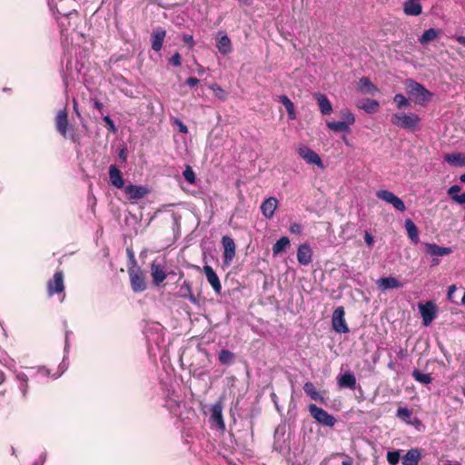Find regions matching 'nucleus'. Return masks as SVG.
Here are the masks:
<instances>
[{
  "mask_svg": "<svg viewBox=\"0 0 465 465\" xmlns=\"http://www.w3.org/2000/svg\"><path fill=\"white\" fill-rule=\"evenodd\" d=\"M344 316L345 311L342 306L337 307L332 313V329L338 333H348L350 331Z\"/></svg>",
  "mask_w": 465,
  "mask_h": 465,
  "instance_id": "nucleus-7",
  "label": "nucleus"
},
{
  "mask_svg": "<svg viewBox=\"0 0 465 465\" xmlns=\"http://www.w3.org/2000/svg\"><path fill=\"white\" fill-rule=\"evenodd\" d=\"M327 127L334 132H350V125L342 121L327 122Z\"/></svg>",
  "mask_w": 465,
  "mask_h": 465,
  "instance_id": "nucleus-37",
  "label": "nucleus"
},
{
  "mask_svg": "<svg viewBox=\"0 0 465 465\" xmlns=\"http://www.w3.org/2000/svg\"><path fill=\"white\" fill-rule=\"evenodd\" d=\"M309 412L311 416L321 425L326 426V427H333L337 420L336 418L328 413L325 410L322 408H320L316 406L315 404H310L309 405Z\"/></svg>",
  "mask_w": 465,
  "mask_h": 465,
  "instance_id": "nucleus-4",
  "label": "nucleus"
},
{
  "mask_svg": "<svg viewBox=\"0 0 465 465\" xmlns=\"http://www.w3.org/2000/svg\"><path fill=\"white\" fill-rule=\"evenodd\" d=\"M183 175L189 183L193 184L195 183V173L190 166H186Z\"/></svg>",
  "mask_w": 465,
  "mask_h": 465,
  "instance_id": "nucleus-45",
  "label": "nucleus"
},
{
  "mask_svg": "<svg viewBox=\"0 0 465 465\" xmlns=\"http://www.w3.org/2000/svg\"><path fill=\"white\" fill-rule=\"evenodd\" d=\"M400 450L387 452V460L391 465H396L400 461Z\"/></svg>",
  "mask_w": 465,
  "mask_h": 465,
  "instance_id": "nucleus-43",
  "label": "nucleus"
},
{
  "mask_svg": "<svg viewBox=\"0 0 465 465\" xmlns=\"http://www.w3.org/2000/svg\"><path fill=\"white\" fill-rule=\"evenodd\" d=\"M56 12L59 14V15H64V16H67L68 15L71 14V11H60L58 8H56Z\"/></svg>",
  "mask_w": 465,
  "mask_h": 465,
  "instance_id": "nucleus-60",
  "label": "nucleus"
},
{
  "mask_svg": "<svg viewBox=\"0 0 465 465\" xmlns=\"http://www.w3.org/2000/svg\"><path fill=\"white\" fill-rule=\"evenodd\" d=\"M421 459V454L419 449H411L402 457V465H418Z\"/></svg>",
  "mask_w": 465,
  "mask_h": 465,
  "instance_id": "nucleus-23",
  "label": "nucleus"
},
{
  "mask_svg": "<svg viewBox=\"0 0 465 465\" xmlns=\"http://www.w3.org/2000/svg\"><path fill=\"white\" fill-rule=\"evenodd\" d=\"M211 89L213 90L214 95L218 99H220L222 101H224L226 99V97H227L226 92L221 86H219L217 84H213L211 86Z\"/></svg>",
  "mask_w": 465,
  "mask_h": 465,
  "instance_id": "nucleus-44",
  "label": "nucleus"
},
{
  "mask_svg": "<svg viewBox=\"0 0 465 465\" xmlns=\"http://www.w3.org/2000/svg\"><path fill=\"white\" fill-rule=\"evenodd\" d=\"M352 459L350 456L345 455V460L341 462V465H352Z\"/></svg>",
  "mask_w": 465,
  "mask_h": 465,
  "instance_id": "nucleus-57",
  "label": "nucleus"
},
{
  "mask_svg": "<svg viewBox=\"0 0 465 465\" xmlns=\"http://www.w3.org/2000/svg\"><path fill=\"white\" fill-rule=\"evenodd\" d=\"M74 110L77 114V115L80 116V113L77 108V103L75 101H74Z\"/></svg>",
  "mask_w": 465,
  "mask_h": 465,
  "instance_id": "nucleus-62",
  "label": "nucleus"
},
{
  "mask_svg": "<svg viewBox=\"0 0 465 465\" xmlns=\"http://www.w3.org/2000/svg\"><path fill=\"white\" fill-rule=\"evenodd\" d=\"M173 124H175L178 127L179 132H181L183 134L188 133V127L180 119L174 118L173 120Z\"/></svg>",
  "mask_w": 465,
  "mask_h": 465,
  "instance_id": "nucleus-48",
  "label": "nucleus"
},
{
  "mask_svg": "<svg viewBox=\"0 0 465 465\" xmlns=\"http://www.w3.org/2000/svg\"><path fill=\"white\" fill-rule=\"evenodd\" d=\"M18 379L20 381L19 388L22 392V395L24 398H26L27 394H28V388H29L28 379L26 378L25 375H20V376H18Z\"/></svg>",
  "mask_w": 465,
  "mask_h": 465,
  "instance_id": "nucleus-42",
  "label": "nucleus"
},
{
  "mask_svg": "<svg viewBox=\"0 0 465 465\" xmlns=\"http://www.w3.org/2000/svg\"><path fill=\"white\" fill-rule=\"evenodd\" d=\"M376 196L379 199L391 204L396 195L389 190H379L376 193Z\"/></svg>",
  "mask_w": 465,
  "mask_h": 465,
  "instance_id": "nucleus-39",
  "label": "nucleus"
},
{
  "mask_svg": "<svg viewBox=\"0 0 465 465\" xmlns=\"http://www.w3.org/2000/svg\"><path fill=\"white\" fill-rule=\"evenodd\" d=\"M461 190L460 185H452L448 190V194L452 198V196L459 195L458 193H460Z\"/></svg>",
  "mask_w": 465,
  "mask_h": 465,
  "instance_id": "nucleus-50",
  "label": "nucleus"
},
{
  "mask_svg": "<svg viewBox=\"0 0 465 465\" xmlns=\"http://www.w3.org/2000/svg\"><path fill=\"white\" fill-rule=\"evenodd\" d=\"M279 101L283 104L285 107L288 116L290 119L293 120L296 118L295 109L293 103L289 99V97L285 94L279 96Z\"/></svg>",
  "mask_w": 465,
  "mask_h": 465,
  "instance_id": "nucleus-32",
  "label": "nucleus"
},
{
  "mask_svg": "<svg viewBox=\"0 0 465 465\" xmlns=\"http://www.w3.org/2000/svg\"><path fill=\"white\" fill-rule=\"evenodd\" d=\"M278 201L275 197H269L261 205V211L266 218H272L277 208Z\"/></svg>",
  "mask_w": 465,
  "mask_h": 465,
  "instance_id": "nucleus-21",
  "label": "nucleus"
},
{
  "mask_svg": "<svg viewBox=\"0 0 465 465\" xmlns=\"http://www.w3.org/2000/svg\"><path fill=\"white\" fill-rule=\"evenodd\" d=\"M94 107L95 109L99 110V111H100V113H102V110H103V104H102L100 101H98V100L94 101Z\"/></svg>",
  "mask_w": 465,
  "mask_h": 465,
  "instance_id": "nucleus-58",
  "label": "nucleus"
},
{
  "mask_svg": "<svg viewBox=\"0 0 465 465\" xmlns=\"http://www.w3.org/2000/svg\"><path fill=\"white\" fill-rule=\"evenodd\" d=\"M359 84V90L361 93L374 94L378 91V88L371 82L368 77L363 76L360 78Z\"/></svg>",
  "mask_w": 465,
  "mask_h": 465,
  "instance_id": "nucleus-27",
  "label": "nucleus"
},
{
  "mask_svg": "<svg viewBox=\"0 0 465 465\" xmlns=\"http://www.w3.org/2000/svg\"><path fill=\"white\" fill-rule=\"evenodd\" d=\"M304 392L313 401H319L321 403H325L324 398L321 395V393L316 390L314 384L311 381H307L303 385Z\"/></svg>",
  "mask_w": 465,
  "mask_h": 465,
  "instance_id": "nucleus-24",
  "label": "nucleus"
},
{
  "mask_svg": "<svg viewBox=\"0 0 465 465\" xmlns=\"http://www.w3.org/2000/svg\"><path fill=\"white\" fill-rule=\"evenodd\" d=\"M412 377L415 381L422 383V384H430L432 381V378L430 373H422L419 370H414L412 371Z\"/></svg>",
  "mask_w": 465,
  "mask_h": 465,
  "instance_id": "nucleus-38",
  "label": "nucleus"
},
{
  "mask_svg": "<svg viewBox=\"0 0 465 465\" xmlns=\"http://www.w3.org/2000/svg\"><path fill=\"white\" fill-rule=\"evenodd\" d=\"M290 232L294 234H300L302 232V226L297 223H292Z\"/></svg>",
  "mask_w": 465,
  "mask_h": 465,
  "instance_id": "nucleus-51",
  "label": "nucleus"
},
{
  "mask_svg": "<svg viewBox=\"0 0 465 465\" xmlns=\"http://www.w3.org/2000/svg\"><path fill=\"white\" fill-rule=\"evenodd\" d=\"M439 263H440V260H439V259H437V258H433V259H432V262H431V265H432V266H436V265H438Z\"/></svg>",
  "mask_w": 465,
  "mask_h": 465,
  "instance_id": "nucleus-61",
  "label": "nucleus"
},
{
  "mask_svg": "<svg viewBox=\"0 0 465 465\" xmlns=\"http://www.w3.org/2000/svg\"><path fill=\"white\" fill-rule=\"evenodd\" d=\"M313 97L317 101L322 114L328 115L332 112L331 103L324 94L314 93Z\"/></svg>",
  "mask_w": 465,
  "mask_h": 465,
  "instance_id": "nucleus-17",
  "label": "nucleus"
},
{
  "mask_svg": "<svg viewBox=\"0 0 465 465\" xmlns=\"http://www.w3.org/2000/svg\"><path fill=\"white\" fill-rule=\"evenodd\" d=\"M54 124L56 131L64 138H69L73 142H76L78 140V137L74 134V126L69 124L68 114L65 108L58 111L54 119Z\"/></svg>",
  "mask_w": 465,
  "mask_h": 465,
  "instance_id": "nucleus-1",
  "label": "nucleus"
},
{
  "mask_svg": "<svg viewBox=\"0 0 465 465\" xmlns=\"http://www.w3.org/2000/svg\"><path fill=\"white\" fill-rule=\"evenodd\" d=\"M419 309L422 317L423 324L425 326H429L436 317V307L434 303L428 302L426 304H420Z\"/></svg>",
  "mask_w": 465,
  "mask_h": 465,
  "instance_id": "nucleus-13",
  "label": "nucleus"
},
{
  "mask_svg": "<svg viewBox=\"0 0 465 465\" xmlns=\"http://www.w3.org/2000/svg\"><path fill=\"white\" fill-rule=\"evenodd\" d=\"M198 84H199V79H197L196 77H189L186 80V84L189 85L190 87H194Z\"/></svg>",
  "mask_w": 465,
  "mask_h": 465,
  "instance_id": "nucleus-53",
  "label": "nucleus"
},
{
  "mask_svg": "<svg viewBox=\"0 0 465 465\" xmlns=\"http://www.w3.org/2000/svg\"><path fill=\"white\" fill-rule=\"evenodd\" d=\"M406 88L408 93L414 97L415 103L418 104L425 105L432 98V94L422 84L415 82L414 80L408 79L406 81Z\"/></svg>",
  "mask_w": 465,
  "mask_h": 465,
  "instance_id": "nucleus-2",
  "label": "nucleus"
},
{
  "mask_svg": "<svg viewBox=\"0 0 465 465\" xmlns=\"http://www.w3.org/2000/svg\"><path fill=\"white\" fill-rule=\"evenodd\" d=\"M460 180L461 183H465V173L460 175Z\"/></svg>",
  "mask_w": 465,
  "mask_h": 465,
  "instance_id": "nucleus-63",
  "label": "nucleus"
},
{
  "mask_svg": "<svg viewBox=\"0 0 465 465\" xmlns=\"http://www.w3.org/2000/svg\"><path fill=\"white\" fill-rule=\"evenodd\" d=\"M391 205L400 212H404L406 210V206L403 203V201L399 198L397 195L395 196L394 200L392 201Z\"/></svg>",
  "mask_w": 465,
  "mask_h": 465,
  "instance_id": "nucleus-46",
  "label": "nucleus"
},
{
  "mask_svg": "<svg viewBox=\"0 0 465 465\" xmlns=\"http://www.w3.org/2000/svg\"><path fill=\"white\" fill-rule=\"evenodd\" d=\"M166 31L163 27H156L151 35L152 49L158 52L162 49Z\"/></svg>",
  "mask_w": 465,
  "mask_h": 465,
  "instance_id": "nucleus-16",
  "label": "nucleus"
},
{
  "mask_svg": "<svg viewBox=\"0 0 465 465\" xmlns=\"http://www.w3.org/2000/svg\"><path fill=\"white\" fill-rule=\"evenodd\" d=\"M150 269L153 283L155 286H159L166 279L167 273L165 272L163 267L156 261H153L151 263Z\"/></svg>",
  "mask_w": 465,
  "mask_h": 465,
  "instance_id": "nucleus-15",
  "label": "nucleus"
},
{
  "mask_svg": "<svg viewBox=\"0 0 465 465\" xmlns=\"http://www.w3.org/2000/svg\"><path fill=\"white\" fill-rule=\"evenodd\" d=\"M65 289L64 286V274L62 270H57L54 273L53 277L46 282V291L49 297L54 294L64 293Z\"/></svg>",
  "mask_w": 465,
  "mask_h": 465,
  "instance_id": "nucleus-5",
  "label": "nucleus"
},
{
  "mask_svg": "<svg viewBox=\"0 0 465 465\" xmlns=\"http://www.w3.org/2000/svg\"><path fill=\"white\" fill-rule=\"evenodd\" d=\"M203 270L207 278V281L213 287L215 293L220 294L222 292V284L214 270L210 265H204Z\"/></svg>",
  "mask_w": 465,
  "mask_h": 465,
  "instance_id": "nucleus-14",
  "label": "nucleus"
},
{
  "mask_svg": "<svg viewBox=\"0 0 465 465\" xmlns=\"http://www.w3.org/2000/svg\"><path fill=\"white\" fill-rule=\"evenodd\" d=\"M378 288L381 291L402 287V284L395 277H382L377 281Z\"/></svg>",
  "mask_w": 465,
  "mask_h": 465,
  "instance_id": "nucleus-22",
  "label": "nucleus"
},
{
  "mask_svg": "<svg viewBox=\"0 0 465 465\" xmlns=\"http://www.w3.org/2000/svg\"><path fill=\"white\" fill-rule=\"evenodd\" d=\"M290 245V240L286 236L281 237L272 246V253L274 256L285 251Z\"/></svg>",
  "mask_w": 465,
  "mask_h": 465,
  "instance_id": "nucleus-34",
  "label": "nucleus"
},
{
  "mask_svg": "<svg viewBox=\"0 0 465 465\" xmlns=\"http://www.w3.org/2000/svg\"><path fill=\"white\" fill-rule=\"evenodd\" d=\"M181 55L178 52H176L169 60V62L173 64L174 66H180L181 65Z\"/></svg>",
  "mask_w": 465,
  "mask_h": 465,
  "instance_id": "nucleus-49",
  "label": "nucleus"
},
{
  "mask_svg": "<svg viewBox=\"0 0 465 465\" xmlns=\"http://www.w3.org/2000/svg\"><path fill=\"white\" fill-rule=\"evenodd\" d=\"M405 229L408 234V237L411 240L412 242L418 243L419 238V231L415 223L411 219H406L405 221Z\"/></svg>",
  "mask_w": 465,
  "mask_h": 465,
  "instance_id": "nucleus-28",
  "label": "nucleus"
},
{
  "mask_svg": "<svg viewBox=\"0 0 465 465\" xmlns=\"http://www.w3.org/2000/svg\"><path fill=\"white\" fill-rule=\"evenodd\" d=\"M456 285L455 284H452L450 286H449V289H448V298L449 299H451L453 293L455 292L456 291Z\"/></svg>",
  "mask_w": 465,
  "mask_h": 465,
  "instance_id": "nucleus-56",
  "label": "nucleus"
},
{
  "mask_svg": "<svg viewBox=\"0 0 465 465\" xmlns=\"http://www.w3.org/2000/svg\"><path fill=\"white\" fill-rule=\"evenodd\" d=\"M118 156L119 158L123 161V162H126V159H127V153H126V149L125 148H122L118 153Z\"/></svg>",
  "mask_w": 465,
  "mask_h": 465,
  "instance_id": "nucleus-54",
  "label": "nucleus"
},
{
  "mask_svg": "<svg viewBox=\"0 0 465 465\" xmlns=\"http://www.w3.org/2000/svg\"><path fill=\"white\" fill-rule=\"evenodd\" d=\"M298 154L310 164H316L317 166H322V161L321 157L310 147L302 145L297 149Z\"/></svg>",
  "mask_w": 465,
  "mask_h": 465,
  "instance_id": "nucleus-10",
  "label": "nucleus"
},
{
  "mask_svg": "<svg viewBox=\"0 0 465 465\" xmlns=\"http://www.w3.org/2000/svg\"><path fill=\"white\" fill-rule=\"evenodd\" d=\"M223 405L222 401H218L215 402L211 408V421L216 425V427L221 430H225V423L223 418Z\"/></svg>",
  "mask_w": 465,
  "mask_h": 465,
  "instance_id": "nucleus-11",
  "label": "nucleus"
},
{
  "mask_svg": "<svg viewBox=\"0 0 465 465\" xmlns=\"http://www.w3.org/2000/svg\"><path fill=\"white\" fill-rule=\"evenodd\" d=\"M420 118L416 114L397 113L391 115V123L400 128L414 131L418 127Z\"/></svg>",
  "mask_w": 465,
  "mask_h": 465,
  "instance_id": "nucleus-3",
  "label": "nucleus"
},
{
  "mask_svg": "<svg viewBox=\"0 0 465 465\" xmlns=\"http://www.w3.org/2000/svg\"><path fill=\"white\" fill-rule=\"evenodd\" d=\"M337 385L340 389L354 391L357 385L356 377L351 371H347L337 377Z\"/></svg>",
  "mask_w": 465,
  "mask_h": 465,
  "instance_id": "nucleus-12",
  "label": "nucleus"
},
{
  "mask_svg": "<svg viewBox=\"0 0 465 465\" xmlns=\"http://www.w3.org/2000/svg\"><path fill=\"white\" fill-rule=\"evenodd\" d=\"M125 196L130 201H138L150 193L147 186L128 184L124 188Z\"/></svg>",
  "mask_w": 465,
  "mask_h": 465,
  "instance_id": "nucleus-8",
  "label": "nucleus"
},
{
  "mask_svg": "<svg viewBox=\"0 0 465 465\" xmlns=\"http://www.w3.org/2000/svg\"><path fill=\"white\" fill-rule=\"evenodd\" d=\"M216 47L222 54H228L232 51L231 39L226 35H223L218 38Z\"/></svg>",
  "mask_w": 465,
  "mask_h": 465,
  "instance_id": "nucleus-25",
  "label": "nucleus"
},
{
  "mask_svg": "<svg viewBox=\"0 0 465 465\" xmlns=\"http://www.w3.org/2000/svg\"><path fill=\"white\" fill-rule=\"evenodd\" d=\"M457 41H458L460 45H464V46H465V36H462V35L458 36V37H457Z\"/></svg>",
  "mask_w": 465,
  "mask_h": 465,
  "instance_id": "nucleus-59",
  "label": "nucleus"
},
{
  "mask_svg": "<svg viewBox=\"0 0 465 465\" xmlns=\"http://www.w3.org/2000/svg\"><path fill=\"white\" fill-rule=\"evenodd\" d=\"M425 252L430 256H445L452 252L450 247H441L436 243H425Z\"/></svg>",
  "mask_w": 465,
  "mask_h": 465,
  "instance_id": "nucleus-19",
  "label": "nucleus"
},
{
  "mask_svg": "<svg viewBox=\"0 0 465 465\" xmlns=\"http://www.w3.org/2000/svg\"><path fill=\"white\" fill-rule=\"evenodd\" d=\"M221 242L223 248V262L226 265H229L236 254L234 240L229 235H224L222 237Z\"/></svg>",
  "mask_w": 465,
  "mask_h": 465,
  "instance_id": "nucleus-9",
  "label": "nucleus"
},
{
  "mask_svg": "<svg viewBox=\"0 0 465 465\" xmlns=\"http://www.w3.org/2000/svg\"><path fill=\"white\" fill-rule=\"evenodd\" d=\"M364 241L366 242V244L368 246H372L373 242H374V239L372 237V235L369 232H365L364 233Z\"/></svg>",
  "mask_w": 465,
  "mask_h": 465,
  "instance_id": "nucleus-52",
  "label": "nucleus"
},
{
  "mask_svg": "<svg viewBox=\"0 0 465 465\" xmlns=\"http://www.w3.org/2000/svg\"><path fill=\"white\" fill-rule=\"evenodd\" d=\"M109 179L114 187L118 189H124V180L123 177L122 172L119 170V168L112 164L109 167Z\"/></svg>",
  "mask_w": 465,
  "mask_h": 465,
  "instance_id": "nucleus-18",
  "label": "nucleus"
},
{
  "mask_svg": "<svg viewBox=\"0 0 465 465\" xmlns=\"http://www.w3.org/2000/svg\"><path fill=\"white\" fill-rule=\"evenodd\" d=\"M403 12L407 15H419L422 12V7L419 2H404Z\"/></svg>",
  "mask_w": 465,
  "mask_h": 465,
  "instance_id": "nucleus-30",
  "label": "nucleus"
},
{
  "mask_svg": "<svg viewBox=\"0 0 465 465\" xmlns=\"http://www.w3.org/2000/svg\"><path fill=\"white\" fill-rule=\"evenodd\" d=\"M444 161L455 166H465V153H454L446 154L444 156Z\"/></svg>",
  "mask_w": 465,
  "mask_h": 465,
  "instance_id": "nucleus-26",
  "label": "nucleus"
},
{
  "mask_svg": "<svg viewBox=\"0 0 465 465\" xmlns=\"http://www.w3.org/2000/svg\"><path fill=\"white\" fill-rule=\"evenodd\" d=\"M440 35V30L430 28L426 30L421 36L419 38V42L421 45H426L433 40H435Z\"/></svg>",
  "mask_w": 465,
  "mask_h": 465,
  "instance_id": "nucleus-33",
  "label": "nucleus"
},
{
  "mask_svg": "<svg viewBox=\"0 0 465 465\" xmlns=\"http://www.w3.org/2000/svg\"><path fill=\"white\" fill-rule=\"evenodd\" d=\"M461 302H462L463 304H465V292H464V294H463V296H462Z\"/></svg>",
  "mask_w": 465,
  "mask_h": 465,
  "instance_id": "nucleus-64",
  "label": "nucleus"
},
{
  "mask_svg": "<svg viewBox=\"0 0 465 465\" xmlns=\"http://www.w3.org/2000/svg\"><path fill=\"white\" fill-rule=\"evenodd\" d=\"M340 115L342 119V122L346 123L350 126L355 123V116L349 109H342L340 112Z\"/></svg>",
  "mask_w": 465,
  "mask_h": 465,
  "instance_id": "nucleus-40",
  "label": "nucleus"
},
{
  "mask_svg": "<svg viewBox=\"0 0 465 465\" xmlns=\"http://www.w3.org/2000/svg\"><path fill=\"white\" fill-rule=\"evenodd\" d=\"M218 360L221 364L231 365L234 362L235 355L229 350L223 349L219 352Z\"/></svg>",
  "mask_w": 465,
  "mask_h": 465,
  "instance_id": "nucleus-35",
  "label": "nucleus"
},
{
  "mask_svg": "<svg viewBox=\"0 0 465 465\" xmlns=\"http://www.w3.org/2000/svg\"><path fill=\"white\" fill-rule=\"evenodd\" d=\"M393 102L396 104L398 109L410 106L411 103L402 94H397L393 97Z\"/></svg>",
  "mask_w": 465,
  "mask_h": 465,
  "instance_id": "nucleus-41",
  "label": "nucleus"
},
{
  "mask_svg": "<svg viewBox=\"0 0 465 465\" xmlns=\"http://www.w3.org/2000/svg\"><path fill=\"white\" fill-rule=\"evenodd\" d=\"M180 292H182V297L187 298L193 304L198 303L197 298L193 293L192 283L190 282L184 281L180 288Z\"/></svg>",
  "mask_w": 465,
  "mask_h": 465,
  "instance_id": "nucleus-29",
  "label": "nucleus"
},
{
  "mask_svg": "<svg viewBox=\"0 0 465 465\" xmlns=\"http://www.w3.org/2000/svg\"><path fill=\"white\" fill-rule=\"evenodd\" d=\"M183 42L186 43V44H189L191 45H193V38L192 35H183Z\"/></svg>",
  "mask_w": 465,
  "mask_h": 465,
  "instance_id": "nucleus-55",
  "label": "nucleus"
},
{
  "mask_svg": "<svg viewBox=\"0 0 465 465\" xmlns=\"http://www.w3.org/2000/svg\"><path fill=\"white\" fill-rule=\"evenodd\" d=\"M312 252L311 247L306 244H301L297 251V260L302 265H308L312 262Z\"/></svg>",
  "mask_w": 465,
  "mask_h": 465,
  "instance_id": "nucleus-20",
  "label": "nucleus"
},
{
  "mask_svg": "<svg viewBox=\"0 0 465 465\" xmlns=\"http://www.w3.org/2000/svg\"><path fill=\"white\" fill-rule=\"evenodd\" d=\"M130 277V283L132 290L134 292H142L146 290L147 284L145 281V274L141 268H130L128 270Z\"/></svg>",
  "mask_w": 465,
  "mask_h": 465,
  "instance_id": "nucleus-6",
  "label": "nucleus"
},
{
  "mask_svg": "<svg viewBox=\"0 0 465 465\" xmlns=\"http://www.w3.org/2000/svg\"><path fill=\"white\" fill-rule=\"evenodd\" d=\"M412 411L407 407H399L396 412V417L407 424L414 425V422L411 420Z\"/></svg>",
  "mask_w": 465,
  "mask_h": 465,
  "instance_id": "nucleus-36",
  "label": "nucleus"
},
{
  "mask_svg": "<svg viewBox=\"0 0 465 465\" xmlns=\"http://www.w3.org/2000/svg\"><path fill=\"white\" fill-rule=\"evenodd\" d=\"M104 121L105 122L107 129L110 132L115 133L117 131L114 122L112 120V118L110 116H108V115L104 116Z\"/></svg>",
  "mask_w": 465,
  "mask_h": 465,
  "instance_id": "nucleus-47",
  "label": "nucleus"
},
{
  "mask_svg": "<svg viewBox=\"0 0 465 465\" xmlns=\"http://www.w3.org/2000/svg\"><path fill=\"white\" fill-rule=\"evenodd\" d=\"M357 106L367 114H373L378 111L380 104L376 100L365 99L361 104H358Z\"/></svg>",
  "mask_w": 465,
  "mask_h": 465,
  "instance_id": "nucleus-31",
  "label": "nucleus"
}]
</instances>
